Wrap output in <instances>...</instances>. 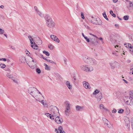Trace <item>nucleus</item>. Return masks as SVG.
Here are the masks:
<instances>
[{
  "instance_id": "35",
  "label": "nucleus",
  "mask_w": 133,
  "mask_h": 133,
  "mask_svg": "<svg viewBox=\"0 0 133 133\" xmlns=\"http://www.w3.org/2000/svg\"><path fill=\"white\" fill-rule=\"evenodd\" d=\"M84 38L87 42L89 43L90 41V38L89 39L87 37H84Z\"/></svg>"
},
{
  "instance_id": "59",
  "label": "nucleus",
  "mask_w": 133,
  "mask_h": 133,
  "mask_svg": "<svg viewBox=\"0 0 133 133\" xmlns=\"http://www.w3.org/2000/svg\"><path fill=\"white\" fill-rule=\"evenodd\" d=\"M112 16H113L114 17H116V15H115L114 14H112Z\"/></svg>"
},
{
  "instance_id": "1",
  "label": "nucleus",
  "mask_w": 133,
  "mask_h": 133,
  "mask_svg": "<svg viewBox=\"0 0 133 133\" xmlns=\"http://www.w3.org/2000/svg\"><path fill=\"white\" fill-rule=\"evenodd\" d=\"M28 92L36 99L42 95L41 92L35 87L29 88L28 89Z\"/></svg>"
},
{
  "instance_id": "64",
  "label": "nucleus",
  "mask_w": 133,
  "mask_h": 133,
  "mask_svg": "<svg viewBox=\"0 0 133 133\" xmlns=\"http://www.w3.org/2000/svg\"><path fill=\"white\" fill-rule=\"evenodd\" d=\"M11 48H12V49H14V50H15V48H14V46H11Z\"/></svg>"
},
{
  "instance_id": "23",
  "label": "nucleus",
  "mask_w": 133,
  "mask_h": 133,
  "mask_svg": "<svg viewBox=\"0 0 133 133\" xmlns=\"http://www.w3.org/2000/svg\"><path fill=\"white\" fill-rule=\"evenodd\" d=\"M103 16L106 19H107L108 21V19L107 17V16L106 14V13L105 12H104L103 13Z\"/></svg>"
},
{
  "instance_id": "8",
  "label": "nucleus",
  "mask_w": 133,
  "mask_h": 133,
  "mask_svg": "<svg viewBox=\"0 0 133 133\" xmlns=\"http://www.w3.org/2000/svg\"><path fill=\"white\" fill-rule=\"evenodd\" d=\"M98 39V38L97 37V38H90V41L89 43L90 45L94 46L97 45L98 44L97 40Z\"/></svg>"
},
{
  "instance_id": "29",
  "label": "nucleus",
  "mask_w": 133,
  "mask_h": 133,
  "mask_svg": "<svg viewBox=\"0 0 133 133\" xmlns=\"http://www.w3.org/2000/svg\"><path fill=\"white\" fill-rule=\"evenodd\" d=\"M6 76L10 78H13V76L11 74L8 73L6 74Z\"/></svg>"
},
{
  "instance_id": "45",
  "label": "nucleus",
  "mask_w": 133,
  "mask_h": 133,
  "mask_svg": "<svg viewBox=\"0 0 133 133\" xmlns=\"http://www.w3.org/2000/svg\"><path fill=\"white\" fill-rule=\"evenodd\" d=\"M4 32V31L2 29L0 28V34H3Z\"/></svg>"
},
{
  "instance_id": "6",
  "label": "nucleus",
  "mask_w": 133,
  "mask_h": 133,
  "mask_svg": "<svg viewBox=\"0 0 133 133\" xmlns=\"http://www.w3.org/2000/svg\"><path fill=\"white\" fill-rule=\"evenodd\" d=\"M50 112L52 114V115L54 116L55 117L59 116V115L58 110L56 106H52L51 107Z\"/></svg>"
},
{
  "instance_id": "21",
  "label": "nucleus",
  "mask_w": 133,
  "mask_h": 133,
  "mask_svg": "<svg viewBox=\"0 0 133 133\" xmlns=\"http://www.w3.org/2000/svg\"><path fill=\"white\" fill-rule=\"evenodd\" d=\"M34 63V65H31V66L29 65L30 67L32 69H33L36 68L37 63L36 62H35Z\"/></svg>"
},
{
  "instance_id": "17",
  "label": "nucleus",
  "mask_w": 133,
  "mask_h": 133,
  "mask_svg": "<svg viewBox=\"0 0 133 133\" xmlns=\"http://www.w3.org/2000/svg\"><path fill=\"white\" fill-rule=\"evenodd\" d=\"M58 130L59 131L60 133H65L64 130L62 127V126H59L58 127Z\"/></svg>"
},
{
  "instance_id": "42",
  "label": "nucleus",
  "mask_w": 133,
  "mask_h": 133,
  "mask_svg": "<svg viewBox=\"0 0 133 133\" xmlns=\"http://www.w3.org/2000/svg\"><path fill=\"white\" fill-rule=\"evenodd\" d=\"M22 119L24 121H27L28 120L27 118L25 116L23 117Z\"/></svg>"
},
{
  "instance_id": "3",
  "label": "nucleus",
  "mask_w": 133,
  "mask_h": 133,
  "mask_svg": "<svg viewBox=\"0 0 133 133\" xmlns=\"http://www.w3.org/2000/svg\"><path fill=\"white\" fill-rule=\"evenodd\" d=\"M83 59L86 63L90 65H95L97 64V62L94 59L88 57L87 56L83 57Z\"/></svg>"
},
{
  "instance_id": "11",
  "label": "nucleus",
  "mask_w": 133,
  "mask_h": 133,
  "mask_svg": "<svg viewBox=\"0 0 133 133\" xmlns=\"http://www.w3.org/2000/svg\"><path fill=\"white\" fill-rule=\"evenodd\" d=\"M44 99V97L42 95H41L40 96H39V97L36 99V100L38 101L39 102H41L43 105H44L45 104L43 102Z\"/></svg>"
},
{
  "instance_id": "37",
  "label": "nucleus",
  "mask_w": 133,
  "mask_h": 133,
  "mask_svg": "<svg viewBox=\"0 0 133 133\" xmlns=\"http://www.w3.org/2000/svg\"><path fill=\"white\" fill-rule=\"evenodd\" d=\"M0 66L1 68H4L6 66V65L4 64H0Z\"/></svg>"
},
{
  "instance_id": "38",
  "label": "nucleus",
  "mask_w": 133,
  "mask_h": 133,
  "mask_svg": "<svg viewBox=\"0 0 133 133\" xmlns=\"http://www.w3.org/2000/svg\"><path fill=\"white\" fill-rule=\"evenodd\" d=\"M38 14L39 15V16L41 17H42L43 16V15L40 12L38 11V12H37Z\"/></svg>"
},
{
  "instance_id": "32",
  "label": "nucleus",
  "mask_w": 133,
  "mask_h": 133,
  "mask_svg": "<svg viewBox=\"0 0 133 133\" xmlns=\"http://www.w3.org/2000/svg\"><path fill=\"white\" fill-rule=\"evenodd\" d=\"M129 7L131 8H132L133 9V3L131 2H129Z\"/></svg>"
},
{
  "instance_id": "51",
  "label": "nucleus",
  "mask_w": 133,
  "mask_h": 133,
  "mask_svg": "<svg viewBox=\"0 0 133 133\" xmlns=\"http://www.w3.org/2000/svg\"><path fill=\"white\" fill-rule=\"evenodd\" d=\"M117 111V110H116V109H114L112 111V113H116Z\"/></svg>"
},
{
  "instance_id": "22",
  "label": "nucleus",
  "mask_w": 133,
  "mask_h": 133,
  "mask_svg": "<svg viewBox=\"0 0 133 133\" xmlns=\"http://www.w3.org/2000/svg\"><path fill=\"white\" fill-rule=\"evenodd\" d=\"M124 45L127 48H131V45L129 43L125 44Z\"/></svg>"
},
{
  "instance_id": "5",
  "label": "nucleus",
  "mask_w": 133,
  "mask_h": 133,
  "mask_svg": "<svg viewBox=\"0 0 133 133\" xmlns=\"http://www.w3.org/2000/svg\"><path fill=\"white\" fill-rule=\"evenodd\" d=\"M93 19V16L90 17L89 18V20L92 23L99 25H101L102 24V21L99 18L95 19L94 21H92V19Z\"/></svg>"
},
{
  "instance_id": "53",
  "label": "nucleus",
  "mask_w": 133,
  "mask_h": 133,
  "mask_svg": "<svg viewBox=\"0 0 133 133\" xmlns=\"http://www.w3.org/2000/svg\"><path fill=\"white\" fill-rule=\"evenodd\" d=\"M12 79L13 80V81H14V82H15V83H18V81L17 80H15L13 79Z\"/></svg>"
},
{
  "instance_id": "58",
  "label": "nucleus",
  "mask_w": 133,
  "mask_h": 133,
  "mask_svg": "<svg viewBox=\"0 0 133 133\" xmlns=\"http://www.w3.org/2000/svg\"><path fill=\"white\" fill-rule=\"evenodd\" d=\"M123 81H124L126 83H128V82L127 81L125 80V79H123Z\"/></svg>"
},
{
  "instance_id": "31",
  "label": "nucleus",
  "mask_w": 133,
  "mask_h": 133,
  "mask_svg": "<svg viewBox=\"0 0 133 133\" xmlns=\"http://www.w3.org/2000/svg\"><path fill=\"white\" fill-rule=\"evenodd\" d=\"M31 47L34 49L37 50L38 49V46L37 45L35 46L33 45H31Z\"/></svg>"
},
{
  "instance_id": "24",
  "label": "nucleus",
  "mask_w": 133,
  "mask_h": 133,
  "mask_svg": "<svg viewBox=\"0 0 133 133\" xmlns=\"http://www.w3.org/2000/svg\"><path fill=\"white\" fill-rule=\"evenodd\" d=\"M99 92V90L98 89L96 90L94 92L93 94L94 95H96Z\"/></svg>"
},
{
  "instance_id": "63",
  "label": "nucleus",
  "mask_w": 133,
  "mask_h": 133,
  "mask_svg": "<svg viewBox=\"0 0 133 133\" xmlns=\"http://www.w3.org/2000/svg\"><path fill=\"white\" fill-rule=\"evenodd\" d=\"M4 6L3 5H1L0 6V7L2 9L3 8H4Z\"/></svg>"
},
{
  "instance_id": "41",
  "label": "nucleus",
  "mask_w": 133,
  "mask_h": 133,
  "mask_svg": "<svg viewBox=\"0 0 133 133\" xmlns=\"http://www.w3.org/2000/svg\"><path fill=\"white\" fill-rule=\"evenodd\" d=\"M131 123L132 127V128H133V118H131Z\"/></svg>"
},
{
  "instance_id": "30",
  "label": "nucleus",
  "mask_w": 133,
  "mask_h": 133,
  "mask_svg": "<svg viewBox=\"0 0 133 133\" xmlns=\"http://www.w3.org/2000/svg\"><path fill=\"white\" fill-rule=\"evenodd\" d=\"M99 108L101 109L107 110L104 107V105L102 104H101L100 105Z\"/></svg>"
},
{
  "instance_id": "15",
  "label": "nucleus",
  "mask_w": 133,
  "mask_h": 133,
  "mask_svg": "<svg viewBox=\"0 0 133 133\" xmlns=\"http://www.w3.org/2000/svg\"><path fill=\"white\" fill-rule=\"evenodd\" d=\"M45 115L47 116L48 117H49L51 119L54 120L55 119V116H52V114H50L49 113H46L45 114Z\"/></svg>"
},
{
  "instance_id": "20",
  "label": "nucleus",
  "mask_w": 133,
  "mask_h": 133,
  "mask_svg": "<svg viewBox=\"0 0 133 133\" xmlns=\"http://www.w3.org/2000/svg\"><path fill=\"white\" fill-rule=\"evenodd\" d=\"M131 98L129 97L127 100L126 101L125 100V102L126 104L128 105H130V104L131 103Z\"/></svg>"
},
{
  "instance_id": "10",
  "label": "nucleus",
  "mask_w": 133,
  "mask_h": 133,
  "mask_svg": "<svg viewBox=\"0 0 133 133\" xmlns=\"http://www.w3.org/2000/svg\"><path fill=\"white\" fill-rule=\"evenodd\" d=\"M103 120L104 123L108 127L110 128L112 127V125L107 119L105 118H103Z\"/></svg>"
},
{
  "instance_id": "56",
  "label": "nucleus",
  "mask_w": 133,
  "mask_h": 133,
  "mask_svg": "<svg viewBox=\"0 0 133 133\" xmlns=\"http://www.w3.org/2000/svg\"><path fill=\"white\" fill-rule=\"evenodd\" d=\"M118 1V0H113V2L114 3H116Z\"/></svg>"
},
{
  "instance_id": "49",
  "label": "nucleus",
  "mask_w": 133,
  "mask_h": 133,
  "mask_svg": "<svg viewBox=\"0 0 133 133\" xmlns=\"http://www.w3.org/2000/svg\"><path fill=\"white\" fill-rule=\"evenodd\" d=\"M110 66L112 69H113L115 68L114 66L112 64H110Z\"/></svg>"
},
{
  "instance_id": "54",
  "label": "nucleus",
  "mask_w": 133,
  "mask_h": 133,
  "mask_svg": "<svg viewBox=\"0 0 133 133\" xmlns=\"http://www.w3.org/2000/svg\"><path fill=\"white\" fill-rule=\"evenodd\" d=\"M55 131L56 132V133H59V131L58 130L56 129H55Z\"/></svg>"
},
{
  "instance_id": "12",
  "label": "nucleus",
  "mask_w": 133,
  "mask_h": 133,
  "mask_svg": "<svg viewBox=\"0 0 133 133\" xmlns=\"http://www.w3.org/2000/svg\"><path fill=\"white\" fill-rule=\"evenodd\" d=\"M50 37L54 41L58 43L59 42L60 40L56 36L52 35L50 36Z\"/></svg>"
},
{
  "instance_id": "16",
  "label": "nucleus",
  "mask_w": 133,
  "mask_h": 133,
  "mask_svg": "<svg viewBox=\"0 0 133 133\" xmlns=\"http://www.w3.org/2000/svg\"><path fill=\"white\" fill-rule=\"evenodd\" d=\"M102 95L101 92L99 94L97 95L96 98L97 99V101H99L100 100L102 99Z\"/></svg>"
},
{
  "instance_id": "36",
  "label": "nucleus",
  "mask_w": 133,
  "mask_h": 133,
  "mask_svg": "<svg viewBox=\"0 0 133 133\" xmlns=\"http://www.w3.org/2000/svg\"><path fill=\"white\" fill-rule=\"evenodd\" d=\"M48 47L50 49L52 50L54 48V46L50 44L49 45Z\"/></svg>"
},
{
  "instance_id": "25",
  "label": "nucleus",
  "mask_w": 133,
  "mask_h": 133,
  "mask_svg": "<svg viewBox=\"0 0 133 133\" xmlns=\"http://www.w3.org/2000/svg\"><path fill=\"white\" fill-rule=\"evenodd\" d=\"M43 53L45 54V55L47 56H49L50 55V54L48 52L46 51H43Z\"/></svg>"
},
{
  "instance_id": "26",
  "label": "nucleus",
  "mask_w": 133,
  "mask_h": 133,
  "mask_svg": "<svg viewBox=\"0 0 133 133\" xmlns=\"http://www.w3.org/2000/svg\"><path fill=\"white\" fill-rule=\"evenodd\" d=\"M45 66V69L48 70H50V67H49L46 64H44V65Z\"/></svg>"
},
{
  "instance_id": "2",
  "label": "nucleus",
  "mask_w": 133,
  "mask_h": 133,
  "mask_svg": "<svg viewBox=\"0 0 133 133\" xmlns=\"http://www.w3.org/2000/svg\"><path fill=\"white\" fill-rule=\"evenodd\" d=\"M46 22V25L50 28H54L55 25L54 22L48 15H47L45 17Z\"/></svg>"
},
{
  "instance_id": "55",
  "label": "nucleus",
  "mask_w": 133,
  "mask_h": 133,
  "mask_svg": "<svg viewBox=\"0 0 133 133\" xmlns=\"http://www.w3.org/2000/svg\"><path fill=\"white\" fill-rule=\"evenodd\" d=\"M110 13L111 15L113 14V11L112 10H110Z\"/></svg>"
},
{
  "instance_id": "48",
  "label": "nucleus",
  "mask_w": 133,
  "mask_h": 133,
  "mask_svg": "<svg viewBox=\"0 0 133 133\" xmlns=\"http://www.w3.org/2000/svg\"><path fill=\"white\" fill-rule=\"evenodd\" d=\"M34 9L37 12L38 11V10L37 7L36 6H35L34 7Z\"/></svg>"
},
{
  "instance_id": "61",
  "label": "nucleus",
  "mask_w": 133,
  "mask_h": 133,
  "mask_svg": "<svg viewBox=\"0 0 133 133\" xmlns=\"http://www.w3.org/2000/svg\"><path fill=\"white\" fill-rule=\"evenodd\" d=\"M50 63H55L54 61L51 60L50 61Z\"/></svg>"
},
{
  "instance_id": "14",
  "label": "nucleus",
  "mask_w": 133,
  "mask_h": 133,
  "mask_svg": "<svg viewBox=\"0 0 133 133\" xmlns=\"http://www.w3.org/2000/svg\"><path fill=\"white\" fill-rule=\"evenodd\" d=\"M65 84L69 90L71 89H72V85L70 84V82L69 81H66L65 83Z\"/></svg>"
},
{
  "instance_id": "46",
  "label": "nucleus",
  "mask_w": 133,
  "mask_h": 133,
  "mask_svg": "<svg viewBox=\"0 0 133 133\" xmlns=\"http://www.w3.org/2000/svg\"><path fill=\"white\" fill-rule=\"evenodd\" d=\"M81 16L82 18L83 19H84L85 18V17L83 15V12L81 13Z\"/></svg>"
},
{
  "instance_id": "43",
  "label": "nucleus",
  "mask_w": 133,
  "mask_h": 133,
  "mask_svg": "<svg viewBox=\"0 0 133 133\" xmlns=\"http://www.w3.org/2000/svg\"><path fill=\"white\" fill-rule=\"evenodd\" d=\"M83 24H84L85 27L87 29H90V27L89 26H88L87 25L85 24V23H84Z\"/></svg>"
},
{
  "instance_id": "52",
  "label": "nucleus",
  "mask_w": 133,
  "mask_h": 133,
  "mask_svg": "<svg viewBox=\"0 0 133 133\" xmlns=\"http://www.w3.org/2000/svg\"><path fill=\"white\" fill-rule=\"evenodd\" d=\"M130 50L131 51H132L133 52V46L132 47L131 46V48H130Z\"/></svg>"
},
{
  "instance_id": "19",
  "label": "nucleus",
  "mask_w": 133,
  "mask_h": 133,
  "mask_svg": "<svg viewBox=\"0 0 133 133\" xmlns=\"http://www.w3.org/2000/svg\"><path fill=\"white\" fill-rule=\"evenodd\" d=\"M20 61L22 63H24L26 61V59L25 57L22 56L20 57Z\"/></svg>"
},
{
  "instance_id": "34",
  "label": "nucleus",
  "mask_w": 133,
  "mask_h": 133,
  "mask_svg": "<svg viewBox=\"0 0 133 133\" xmlns=\"http://www.w3.org/2000/svg\"><path fill=\"white\" fill-rule=\"evenodd\" d=\"M36 71L37 72L38 74H39L41 73V71L39 68H37Z\"/></svg>"
},
{
  "instance_id": "40",
  "label": "nucleus",
  "mask_w": 133,
  "mask_h": 133,
  "mask_svg": "<svg viewBox=\"0 0 133 133\" xmlns=\"http://www.w3.org/2000/svg\"><path fill=\"white\" fill-rule=\"evenodd\" d=\"M124 111L123 109H120L118 110V112L119 113H122L124 112Z\"/></svg>"
},
{
  "instance_id": "18",
  "label": "nucleus",
  "mask_w": 133,
  "mask_h": 133,
  "mask_svg": "<svg viewBox=\"0 0 133 133\" xmlns=\"http://www.w3.org/2000/svg\"><path fill=\"white\" fill-rule=\"evenodd\" d=\"M83 107H81L79 105H77L76 106V109L77 111H79L81 110L83 108Z\"/></svg>"
},
{
  "instance_id": "39",
  "label": "nucleus",
  "mask_w": 133,
  "mask_h": 133,
  "mask_svg": "<svg viewBox=\"0 0 133 133\" xmlns=\"http://www.w3.org/2000/svg\"><path fill=\"white\" fill-rule=\"evenodd\" d=\"M129 95L130 96L129 98H133V93L131 92H130L129 93Z\"/></svg>"
},
{
  "instance_id": "44",
  "label": "nucleus",
  "mask_w": 133,
  "mask_h": 133,
  "mask_svg": "<svg viewBox=\"0 0 133 133\" xmlns=\"http://www.w3.org/2000/svg\"><path fill=\"white\" fill-rule=\"evenodd\" d=\"M131 103L130 104V105H133V98H132L131 99Z\"/></svg>"
},
{
  "instance_id": "28",
  "label": "nucleus",
  "mask_w": 133,
  "mask_h": 133,
  "mask_svg": "<svg viewBox=\"0 0 133 133\" xmlns=\"http://www.w3.org/2000/svg\"><path fill=\"white\" fill-rule=\"evenodd\" d=\"M38 42H37V43H38V44H41L42 43L41 40L40 39L39 37H38Z\"/></svg>"
},
{
  "instance_id": "13",
  "label": "nucleus",
  "mask_w": 133,
  "mask_h": 133,
  "mask_svg": "<svg viewBox=\"0 0 133 133\" xmlns=\"http://www.w3.org/2000/svg\"><path fill=\"white\" fill-rule=\"evenodd\" d=\"M83 86L86 89H90L91 88L90 86L89 85L88 83L87 82L85 81L83 82Z\"/></svg>"
},
{
  "instance_id": "62",
  "label": "nucleus",
  "mask_w": 133,
  "mask_h": 133,
  "mask_svg": "<svg viewBox=\"0 0 133 133\" xmlns=\"http://www.w3.org/2000/svg\"><path fill=\"white\" fill-rule=\"evenodd\" d=\"M45 60L47 62H50V60L49 59H45Z\"/></svg>"
},
{
  "instance_id": "7",
  "label": "nucleus",
  "mask_w": 133,
  "mask_h": 133,
  "mask_svg": "<svg viewBox=\"0 0 133 133\" xmlns=\"http://www.w3.org/2000/svg\"><path fill=\"white\" fill-rule=\"evenodd\" d=\"M65 113L66 115L69 116V113L70 112V104L68 101H66L65 102Z\"/></svg>"
},
{
  "instance_id": "33",
  "label": "nucleus",
  "mask_w": 133,
  "mask_h": 133,
  "mask_svg": "<svg viewBox=\"0 0 133 133\" xmlns=\"http://www.w3.org/2000/svg\"><path fill=\"white\" fill-rule=\"evenodd\" d=\"M129 17L128 16H125L123 17V19L125 20H127L129 19Z\"/></svg>"
},
{
  "instance_id": "50",
  "label": "nucleus",
  "mask_w": 133,
  "mask_h": 133,
  "mask_svg": "<svg viewBox=\"0 0 133 133\" xmlns=\"http://www.w3.org/2000/svg\"><path fill=\"white\" fill-rule=\"evenodd\" d=\"M89 34L90 35H91L93 36L94 37H95V38H97V37L95 35H94L91 33H90Z\"/></svg>"
},
{
  "instance_id": "57",
  "label": "nucleus",
  "mask_w": 133,
  "mask_h": 133,
  "mask_svg": "<svg viewBox=\"0 0 133 133\" xmlns=\"http://www.w3.org/2000/svg\"><path fill=\"white\" fill-rule=\"evenodd\" d=\"M73 79L75 81H76V77L75 76H74L73 77Z\"/></svg>"
},
{
  "instance_id": "4",
  "label": "nucleus",
  "mask_w": 133,
  "mask_h": 133,
  "mask_svg": "<svg viewBox=\"0 0 133 133\" xmlns=\"http://www.w3.org/2000/svg\"><path fill=\"white\" fill-rule=\"evenodd\" d=\"M80 68L82 70L87 72H91L94 70L92 66L86 65L81 66Z\"/></svg>"
},
{
  "instance_id": "27",
  "label": "nucleus",
  "mask_w": 133,
  "mask_h": 133,
  "mask_svg": "<svg viewBox=\"0 0 133 133\" xmlns=\"http://www.w3.org/2000/svg\"><path fill=\"white\" fill-rule=\"evenodd\" d=\"M28 38L29 39L31 44H33V42H32V41H34L33 38H31V36H29Z\"/></svg>"
},
{
  "instance_id": "60",
  "label": "nucleus",
  "mask_w": 133,
  "mask_h": 133,
  "mask_svg": "<svg viewBox=\"0 0 133 133\" xmlns=\"http://www.w3.org/2000/svg\"><path fill=\"white\" fill-rule=\"evenodd\" d=\"M115 48H116V49H118V45H116V46H115Z\"/></svg>"
},
{
  "instance_id": "9",
  "label": "nucleus",
  "mask_w": 133,
  "mask_h": 133,
  "mask_svg": "<svg viewBox=\"0 0 133 133\" xmlns=\"http://www.w3.org/2000/svg\"><path fill=\"white\" fill-rule=\"evenodd\" d=\"M54 119L56 123L58 124H61L63 121L62 118L59 117V116H55Z\"/></svg>"
},
{
  "instance_id": "47",
  "label": "nucleus",
  "mask_w": 133,
  "mask_h": 133,
  "mask_svg": "<svg viewBox=\"0 0 133 133\" xmlns=\"http://www.w3.org/2000/svg\"><path fill=\"white\" fill-rule=\"evenodd\" d=\"M0 61H6V59L5 58H0Z\"/></svg>"
}]
</instances>
